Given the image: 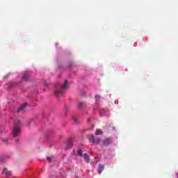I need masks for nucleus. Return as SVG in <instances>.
Here are the masks:
<instances>
[{"instance_id": "13", "label": "nucleus", "mask_w": 178, "mask_h": 178, "mask_svg": "<svg viewBox=\"0 0 178 178\" xmlns=\"http://www.w3.org/2000/svg\"><path fill=\"white\" fill-rule=\"evenodd\" d=\"M77 154L79 155V156H84V154H83V150H81V149H78Z\"/></svg>"}, {"instance_id": "3", "label": "nucleus", "mask_w": 178, "mask_h": 178, "mask_svg": "<svg viewBox=\"0 0 178 178\" xmlns=\"http://www.w3.org/2000/svg\"><path fill=\"white\" fill-rule=\"evenodd\" d=\"M89 141H90V143H92V144H95V145H97V144H99L101 138H95L94 136L92 135L89 138Z\"/></svg>"}, {"instance_id": "21", "label": "nucleus", "mask_w": 178, "mask_h": 178, "mask_svg": "<svg viewBox=\"0 0 178 178\" xmlns=\"http://www.w3.org/2000/svg\"><path fill=\"white\" fill-rule=\"evenodd\" d=\"M177 178H178V172L177 173Z\"/></svg>"}, {"instance_id": "19", "label": "nucleus", "mask_w": 178, "mask_h": 178, "mask_svg": "<svg viewBox=\"0 0 178 178\" xmlns=\"http://www.w3.org/2000/svg\"><path fill=\"white\" fill-rule=\"evenodd\" d=\"M90 155H92V152H90Z\"/></svg>"}, {"instance_id": "5", "label": "nucleus", "mask_w": 178, "mask_h": 178, "mask_svg": "<svg viewBox=\"0 0 178 178\" xmlns=\"http://www.w3.org/2000/svg\"><path fill=\"white\" fill-rule=\"evenodd\" d=\"M2 173L5 175L6 177H9V176L12 175V172L8 170V168H4Z\"/></svg>"}, {"instance_id": "14", "label": "nucleus", "mask_w": 178, "mask_h": 178, "mask_svg": "<svg viewBox=\"0 0 178 178\" xmlns=\"http://www.w3.org/2000/svg\"><path fill=\"white\" fill-rule=\"evenodd\" d=\"M84 106V104L83 102H80L78 105V108L79 109H83V107Z\"/></svg>"}, {"instance_id": "6", "label": "nucleus", "mask_w": 178, "mask_h": 178, "mask_svg": "<svg viewBox=\"0 0 178 178\" xmlns=\"http://www.w3.org/2000/svg\"><path fill=\"white\" fill-rule=\"evenodd\" d=\"M104 169H105V167L104 166V165H102V164L98 165L97 170H98L99 175H101V173H102V172H104Z\"/></svg>"}, {"instance_id": "7", "label": "nucleus", "mask_w": 178, "mask_h": 178, "mask_svg": "<svg viewBox=\"0 0 178 178\" xmlns=\"http://www.w3.org/2000/svg\"><path fill=\"white\" fill-rule=\"evenodd\" d=\"M29 79H30V77L29 76V74H24V75L22 76V80H24V81H29Z\"/></svg>"}, {"instance_id": "16", "label": "nucleus", "mask_w": 178, "mask_h": 178, "mask_svg": "<svg viewBox=\"0 0 178 178\" xmlns=\"http://www.w3.org/2000/svg\"><path fill=\"white\" fill-rule=\"evenodd\" d=\"M3 141L4 143H8V139H3Z\"/></svg>"}, {"instance_id": "10", "label": "nucleus", "mask_w": 178, "mask_h": 178, "mask_svg": "<svg viewBox=\"0 0 178 178\" xmlns=\"http://www.w3.org/2000/svg\"><path fill=\"white\" fill-rule=\"evenodd\" d=\"M83 156L85 158L86 162H87V163L90 162V156H88V154H87V153L83 154Z\"/></svg>"}, {"instance_id": "22", "label": "nucleus", "mask_w": 178, "mask_h": 178, "mask_svg": "<svg viewBox=\"0 0 178 178\" xmlns=\"http://www.w3.org/2000/svg\"><path fill=\"white\" fill-rule=\"evenodd\" d=\"M46 86H48V83H46Z\"/></svg>"}, {"instance_id": "8", "label": "nucleus", "mask_w": 178, "mask_h": 178, "mask_svg": "<svg viewBox=\"0 0 178 178\" xmlns=\"http://www.w3.org/2000/svg\"><path fill=\"white\" fill-rule=\"evenodd\" d=\"M26 106H27V103H24V104L21 105L18 108L17 112H20V111H24Z\"/></svg>"}, {"instance_id": "15", "label": "nucleus", "mask_w": 178, "mask_h": 178, "mask_svg": "<svg viewBox=\"0 0 178 178\" xmlns=\"http://www.w3.org/2000/svg\"><path fill=\"white\" fill-rule=\"evenodd\" d=\"M95 98L96 101H99V99H101V96H99V95H95Z\"/></svg>"}, {"instance_id": "17", "label": "nucleus", "mask_w": 178, "mask_h": 178, "mask_svg": "<svg viewBox=\"0 0 178 178\" xmlns=\"http://www.w3.org/2000/svg\"><path fill=\"white\" fill-rule=\"evenodd\" d=\"M15 86H16L15 83H12V84H11V87H15Z\"/></svg>"}, {"instance_id": "12", "label": "nucleus", "mask_w": 178, "mask_h": 178, "mask_svg": "<svg viewBox=\"0 0 178 178\" xmlns=\"http://www.w3.org/2000/svg\"><path fill=\"white\" fill-rule=\"evenodd\" d=\"M55 159V157L54 156H49L47 158V160L48 162H54V160Z\"/></svg>"}, {"instance_id": "20", "label": "nucleus", "mask_w": 178, "mask_h": 178, "mask_svg": "<svg viewBox=\"0 0 178 178\" xmlns=\"http://www.w3.org/2000/svg\"><path fill=\"white\" fill-rule=\"evenodd\" d=\"M70 66H72V63H70Z\"/></svg>"}, {"instance_id": "4", "label": "nucleus", "mask_w": 178, "mask_h": 178, "mask_svg": "<svg viewBox=\"0 0 178 178\" xmlns=\"http://www.w3.org/2000/svg\"><path fill=\"white\" fill-rule=\"evenodd\" d=\"M112 143H113L112 138H107L103 140L104 145H109V144H112Z\"/></svg>"}, {"instance_id": "11", "label": "nucleus", "mask_w": 178, "mask_h": 178, "mask_svg": "<svg viewBox=\"0 0 178 178\" xmlns=\"http://www.w3.org/2000/svg\"><path fill=\"white\" fill-rule=\"evenodd\" d=\"M103 134H104V132H102V130H101L99 129H97L96 130V132H95L96 136H101Z\"/></svg>"}, {"instance_id": "1", "label": "nucleus", "mask_w": 178, "mask_h": 178, "mask_svg": "<svg viewBox=\"0 0 178 178\" xmlns=\"http://www.w3.org/2000/svg\"><path fill=\"white\" fill-rule=\"evenodd\" d=\"M67 88V81H65L63 85H60V83L56 84V90L54 91V95L56 98L60 97L62 94H63L64 90Z\"/></svg>"}, {"instance_id": "2", "label": "nucleus", "mask_w": 178, "mask_h": 178, "mask_svg": "<svg viewBox=\"0 0 178 178\" xmlns=\"http://www.w3.org/2000/svg\"><path fill=\"white\" fill-rule=\"evenodd\" d=\"M13 134L14 137H19L20 136V121L17 120L15 123Z\"/></svg>"}, {"instance_id": "9", "label": "nucleus", "mask_w": 178, "mask_h": 178, "mask_svg": "<svg viewBox=\"0 0 178 178\" xmlns=\"http://www.w3.org/2000/svg\"><path fill=\"white\" fill-rule=\"evenodd\" d=\"M73 147V143H72L71 140H69L66 145L67 149H69V148H72Z\"/></svg>"}, {"instance_id": "18", "label": "nucleus", "mask_w": 178, "mask_h": 178, "mask_svg": "<svg viewBox=\"0 0 178 178\" xmlns=\"http://www.w3.org/2000/svg\"><path fill=\"white\" fill-rule=\"evenodd\" d=\"M74 120L75 123H77V119L74 118Z\"/></svg>"}]
</instances>
